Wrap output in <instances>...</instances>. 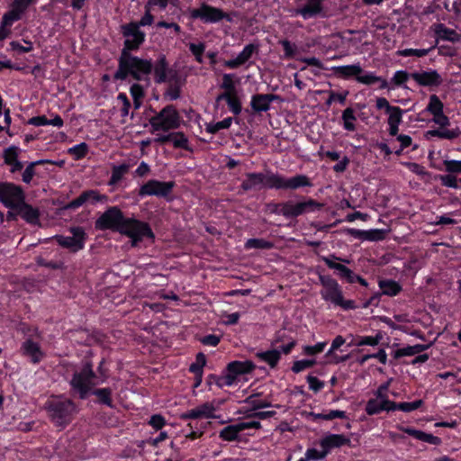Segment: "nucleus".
<instances>
[{"label":"nucleus","mask_w":461,"mask_h":461,"mask_svg":"<svg viewBox=\"0 0 461 461\" xmlns=\"http://www.w3.org/2000/svg\"><path fill=\"white\" fill-rule=\"evenodd\" d=\"M309 415L313 417L314 420L322 419V420H333V419H337V418L338 419H345L346 418V412L343 411H339V410L330 411L327 414L311 412Z\"/></svg>","instance_id":"46"},{"label":"nucleus","mask_w":461,"mask_h":461,"mask_svg":"<svg viewBox=\"0 0 461 461\" xmlns=\"http://www.w3.org/2000/svg\"><path fill=\"white\" fill-rule=\"evenodd\" d=\"M274 182L272 185H275L276 189H291L295 190L300 187L312 186L309 177L305 175H296L291 178H285L276 174V177H273Z\"/></svg>","instance_id":"16"},{"label":"nucleus","mask_w":461,"mask_h":461,"mask_svg":"<svg viewBox=\"0 0 461 461\" xmlns=\"http://www.w3.org/2000/svg\"><path fill=\"white\" fill-rule=\"evenodd\" d=\"M427 135L438 137L440 139L454 140L459 136V132L455 130H431L427 132Z\"/></svg>","instance_id":"43"},{"label":"nucleus","mask_w":461,"mask_h":461,"mask_svg":"<svg viewBox=\"0 0 461 461\" xmlns=\"http://www.w3.org/2000/svg\"><path fill=\"white\" fill-rule=\"evenodd\" d=\"M326 342H319L314 346H305L303 348V352L305 355L312 356L318 353H321L323 351L324 348L326 347Z\"/></svg>","instance_id":"59"},{"label":"nucleus","mask_w":461,"mask_h":461,"mask_svg":"<svg viewBox=\"0 0 461 461\" xmlns=\"http://www.w3.org/2000/svg\"><path fill=\"white\" fill-rule=\"evenodd\" d=\"M278 95L273 94H257L251 98L250 105L254 113L267 112L272 101L277 100Z\"/></svg>","instance_id":"20"},{"label":"nucleus","mask_w":461,"mask_h":461,"mask_svg":"<svg viewBox=\"0 0 461 461\" xmlns=\"http://www.w3.org/2000/svg\"><path fill=\"white\" fill-rule=\"evenodd\" d=\"M379 286L384 294L393 296L401 291L399 284L393 280H382L379 282Z\"/></svg>","instance_id":"36"},{"label":"nucleus","mask_w":461,"mask_h":461,"mask_svg":"<svg viewBox=\"0 0 461 461\" xmlns=\"http://www.w3.org/2000/svg\"><path fill=\"white\" fill-rule=\"evenodd\" d=\"M23 350V354L27 357H29L32 360V362L39 363L41 358L43 357V353L41 350L40 346L38 343L33 342L31 339H27L22 347Z\"/></svg>","instance_id":"30"},{"label":"nucleus","mask_w":461,"mask_h":461,"mask_svg":"<svg viewBox=\"0 0 461 461\" xmlns=\"http://www.w3.org/2000/svg\"><path fill=\"white\" fill-rule=\"evenodd\" d=\"M233 77H234V75H232V74H224L223 75L221 88L224 89L225 91L222 94H228V95L237 94Z\"/></svg>","instance_id":"42"},{"label":"nucleus","mask_w":461,"mask_h":461,"mask_svg":"<svg viewBox=\"0 0 461 461\" xmlns=\"http://www.w3.org/2000/svg\"><path fill=\"white\" fill-rule=\"evenodd\" d=\"M206 363V358L204 354L198 353L195 358V362L193 363L189 370L194 374H203V367L204 366Z\"/></svg>","instance_id":"52"},{"label":"nucleus","mask_w":461,"mask_h":461,"mask_svg":"<svg viewBox=\"0 0 461 461\" xmlns=\"http://www.w3.org/2000/svg\"><path fill=\"white\" fill-rule=\"evenodd\" d=\"M439 180L444 186L455 189L458 188L457 179L451 173L447 175L439 176Z\"/></svg>","instance_id":"56"},{"label":"nucleus","mask_w":461,"mask_h":461,"mask_svg":"<svg viewBox=\"0 0 461 461\" xmlns=\"http://www.w3.org/2000/svg\"><path fill=\"white\" fill-rule=\"evenodd\" d=\"M28 122L34 126L52 125L58 128L62 127L64 123L59 115H55L51 120H49L45 115L35 116L32 117Z\"/></svg>","instance_id":"31"},{"label":"nucleus","mask_w":461,"mask_h":461,"mask_svg":"<svg viewBox=\"0 0 461 461\" xmlns=\"http://www.w3.org/2000/svg\"><path fill=\"white\" fill-rule=\"evenodd\" d=\"M170 141L173 143L175 148H181L184 149H188V140L183 132L170 133Z\"/></svg>","instance_id":"45"},{"label":"nucleus","mask_w":461,"mask_h":461,"mask_svg":"<svg viewBox=\"0 0 461 461\" xmlns=\"http://www.w3.org/2000/svg\"><path fill=\"white\" fill-rule=\"evenodd\" d=\"M20 149L15 147L12 146L5 149L4 151V158L5 163L7 165H10L11 163L18 160V155H19Z\"/></svg>","instance_id":"53"},{"label":"nucleus","mask_w":461,"mask_h":461,"mask_svg":"<svg viewBox=\"0 0 461 461\" xmlns=\"http://www.w3.org/2000/svg\"><path fill=\"white\" fill-rule=\"evenodd\" d=\"M255 365L252 361H233L227 366L228 373L219 382V386L231 385L234 384L236 378L240 375L249 374L253 371Z\"/></svg>","instance_id":"12"},{"label":"nucleus","mask_w":461,"mask_h":461,"mask_svg":"<svg viewBox=\"0 0 461 461\" xmlns=\"http://www.w3.org/2000/svg\"><path fill=\"white\" fill-rule=\"evenodd\" d=\"M438 41L437 40L435 44L430 46L428 49H405L399 52L401 56L409 57V56H416V57H424L429 54V51L434 50L438 44Z\"/></svg>","instance_id":"41"},{"label":"nucleus","mask_w":461,"mask_h":461,"mask_svg":"<svg viewBox=\"0 0 461 461\" xmlns=\"http://www.w3.org/2000/svg\"><path fill=\"white\" fill-rule=\"evenodd\" d=\"M241 431L240 424H234L230 425L225 428H223L220 431V438L227 440V441H232L235 440L239 435V433Z\"/></svg>","instance_id":"38"},{"label":"nucleus","mask_w":461,"mask_h":461,"mask_svg":"<svg viewBox=\"0 0 461 461\" xmlns=\"http://www.w3.org/2000/svg\"><path fill=\"white\" fill-rule=\"evenodd\" d=\"M225 100L229 105L230 110L236 115L240 114L241 112V104L237 95H228V94H221L217 96L216 101Z\"/></svg>","instance_id":"32"},{"label":"nucleus","mask_w":461,"mask_h":461,"mask_svg":"<svg viewBox=\"0 0 461 461\" xmlns=\"http://www.w3.org/2000/svg\"><path fill=\"white\" fill-rule=\"evenodd\" d=\"M321 447L329 453L333 447H339L345 445H350V438L342 434H330L321 440Z\"/></svg>","instance_id":"23"},{"label":"nucleus","mask_w":461,"mask_h":461,"mask_svg":"<svg viewBox=\"0 0 461 461\" xmlns=\"http://www.w3.org/2000/svg\"><path fill=\"white\" fill-rule=\"evenodd\" d=\"M447 172L451 174H461V160H444Z\"/></svg>","instance_id":"57"},{"label":"nucleus","mask_w":461,"mask_h":461,"mask_svg":"<svg viewBox=\"0 0 461 461\" xmlns=\"http://www.w3.org/2000/svg\"><path fill=\"white\" fill-rule=\"evenodd\" d=\"M245 177L240 185L243 192L260 190L264 187L275 188L272 182H274L273 177H276V174L247 173Z\"/></svg>","instance_id":"11"},{"label":"nucleus","mask_w":461,"mask_h":461,"mask_svg":"<svg viewBox=\"0 0 461 461\" xmlns=\"http://www.w3.org/2000/svg\"><path fill=\"white\" fill-rule=\"evenodd\" d=\"M332 70L337 77L344 79L349 78L351 77H356L357 78V76L363 72V69L359 64L333 67Z\"/></svg>","instance_id":"28"},{"label":"nucleus","mask_w":461,"mask_h":461,"mask_svg":"<svg viewBox=\"0 0 461 461\" xmlns=\"http://www.w3.org/2000/svg\"><path fill=\"white\" fill-rule=\"evenodd\" d=\"M411 77L422 86H438L443 81L436 70L414 72L411 74Z\"/></svg>","instance_id":"17"},{"label":"nucleus","mask_w":461,"mask_h":461,"mask_svg":"<svg viewBox=\"0 0 461 461\" xmlns=\"http://www.w3.org/2000/svg\"><path fill=\"white\" fill-rule=\"evenodd\" d=\"M422 403H423L422 400H417L412 402H400V403H396V402H393V403H391V406H392L391 409H393V411L400 410L404 412H411V411H415L418 408H420L422 405Z\"/></svg>","instance_id":"39"},{"label":"nucleus","mask_w":461,"mask_h":461,"mask_svg":"<svg viewBox=\"0 0 461 461\" xmlns=\"http://www.w3.org/2000/svg\"><path fill=\"white\" fill-rule=\"evenodd\" d=\"M70 232L72 233V236L56 235L54 239L59 246L66 248L72 252H77L84 248L86 234L81 227L71 228Z\"/></svg>","instance_id":"10"},{"label":"nucleus","mask_w":461,"mask_h":461,"mask_svg":"<svg viewBox=\"0 0 461 461\" xmlns=\"http://www.w3.org/2000/svg\"><path fill=\"white\" fill-rule=\"evenodd\" d=\"M231 122H232V118L228 117V118H225L224 120L218 122L216 123H208L206 125V131L209 133L214 134L221 130L230 128L231 125Z\"/></svg>","instance_id":"44"},{"label":"nucleus","mask_w":461,"mask_h":461,"mask_svg":"<svg viewBox=\"0 0 461 461\" xmlns=\"http://www.w3.org/2000/svg\"><path fill=\"white\" fill-rule=\"evenodd\" d=\"M320 282L323 286L321 294L325 301L346 310L355 308L354 301L343 299L341 289L335 279L329 276H320Z\"/></svg>","instance_id":"4"},{"label":"nucleus","mask_w":461,"mask_h":461,"mask_svg":"<svg viewBox=\"0 0 461 461\" xmlns=\"http://www.w3.org/2000/svg\"><path fill=\"white\" fill-rule=\"evenodd\" d=\"M388 114V125H389V134L391 136H396L398 133V126L402 122V110L398 106H393L390 112L386 113Z\"/></svg>","instance_id":"29"},{"label":"nucleus","mask_w":461,"mask_h":461,"mask_svg":"<svg viewBox=\"0 0 461 461\" xmlns=\"http://www.w3.org/2000/svg\"><path fill=\"white\" fill-rule=\"evenodd\" d=\"M190 16L193 19H200L203 23H215L221 21L224 15L221 9L203 4L199 8L193 9Z\"/></svg>","instance_id":"15"},{"label":"nucleus","mask_w":461,"mask_h":461,"mask_svg":"<svg viewBox=\"0 0 461 461\" xmlns=\"http://www.w3.org/2000/svg\"><path fill=\"white\" fill-rule=\"evenodd\" d=\"M93 394L96 395L102 403L112 406V390L110 388L96 389L93 392Z\"/></svg>","instance_id":"50"},{"label":"nucleus","mask_w":461,"mask_h":461,"mask_svg":"<svg viewBox=\"0 0 461 461\" xmlns=\"http://www.w3.org/2000/svg\"><path fill=\"white\" fill-rule=\"evenodd\" d=\"M433 30L436 35L441 40L448 41L454 43L461 41V34L457 33L453 29L446 27L443 23L434 24Z\"/></svg>","instance_id":"25"},{"label":"nucleus","mask_w":461,"mask_h":461,"mask_svg":"<svg viewBox=\"0 0 461 461\" xmlns=\"http://www.w3.org/2000/svg\"><path fill=\"white\" fill-rule=\"evenodd\" d=\"M385 231L383 230H364V240L377 241L384 239Z\"/></svg>","instance_id":"54"},{"label":"nucleus","mask_w":461,"mask_h":461,"mask_svg":"<svg viewBox=\"0 0 461 461\" xmlns=\"http://www.w3.org/2000/svg\"><path fill=\"white\" fill-rule=\"evenodd\" d=\"M21 16L22 14L12 5V9L3 15V26H11L14 22L20 20Z\"/></svg>","instance_id":"48"},{"label":"nucleus","mask_w":461,"mask_h":461,"mask_svg":"<svg viewBox=\"0 0 461 461\" xmlns=\"http://www.w3.org/2000/svg\"><path fill=\"white\" fill-rule=\"evenodd\" d=\"M122 32L126 38L124 47L122 50H134L139 49L140 45L144 41L145 33L140 31L136 23H131L122 26Z\"/></svg>","instance_id":"13"},{"label":"nucleus","mask_w":461,"mask_h":461,"mask_svg":"<svg viewBox=\"0 0 461 461\" xmlns=\"http://www.w3.org/2000/svg\"><path fill=\"white\" fill-rule=\"evenodd\" d=\"M106 200V195L99 194V193L95 190H88L83 192L78 197L71 201L68 204V208H77L86 202H91L92 203H95L96 202H103Z\"/></svg>","instance_id":"22"},{"label":"nucleus","mask_w":461,"mask_h":461,"mask_svg":"<svg viewBox=\"0 0 461 461\" xmlns=\"http://www.w3.org/2000/svg\"><path fill=\"white\" fill-rule=\"evenodd\" d=\"M429 348V344L424 345V344H416L414 346H408L400 349H397L393 357L394 358H400L404 356H414L416 354H420L422 351L428 349Z\"/></svg>","instance_id":"33"},{"label":"nucleus","mask_w":461,"mask_h":461,"mask_svg":"<svg viewBox=\"0 0 461 461\" xmlns=\"http://www.w3.org/2000/svg\"><path fill=\"white\" fill-rule=\"evenodd\" d=\"M401 430L407 433L408 435L415 438L418 440L429 443L431 445H439L441 444V439L438 437H436L432 434L426 433L422 430L415 429L412 428H404L401 427Z\"/></svg>","instance_id":"26"},{"label":"nucleus","mask_w":461,"mask_h":461,"mask_svg":"<svg viewBox=\"0 0 461 461\" xmlns=\"http://www.w3.org/2000/svg\"><path fill=\"white\" fill-rule=\"evenodd\" d=\"M120 233L130 237L132 246L144 238H154L152 230L147 222L133 218H125Z\"/></svg>","instance_id":"6"},{"label":"nucleus","mask_w":461,"mask_h":461,"mask_svg":"<svg viewBox=\"0 0 461 461\" xmlns=\"http://www.w3.org/2000/svg\"><path fill=\"white\" fill-rule=\"evenodd\" d=\"M175 183L173 181L161 182L158 180H149L140 186L139 190L140 196L155 195L158 197H167L171 194Z\"/></svg>","instance_id":"14"},{"label":"nucleus","mask_w":461,"mask_h":461,"mask_svg":"<svg viewBox=\"0 0 461 461\" xmlns=\"http://www.w3.org/2000/svg\"><path fill=\"white\" fill-rule=\"evenodd\" d=\"M323 204L313 199L303 202L287 201L283 203L282 215L285 218H296L302 214L321 210Z\"/></svg>","instance_id":"8"},{"label":"nucleus","mask_w":461,"mask_h":461,"mask_svg":"<svg viewBox=\"0 0 461 461\" xmlns=\"http://www.w3.org/2000/svg\"><path fill=\"white\" fill-rule=\"evenodd\" d=\"M321 11V0H308L302 8L296 10V14L308 19L318 15Z\"/></svg>","instance_id":"27"},{"label":"nucleus","mask_w":461,"mask_h":461,"mask_svg":"<svg viewBox=\"0 0 461 461\" xmlns=\"http://www.w3.org/2000/svg\"><path fill=\"white\" fill-rule=\"evenodd\" d=\"M124 220L122 212L117 206H113L100 215L95 222V228L99 230H111L120 232Z\"/></svg>","instance_id":"7"},{"label":"nucleus","mask_w":461,"mask_h":461,"mask_svg":"<svg viewBox=\"0 0 461 461\" xmlns=\"http://www.w3.org/2000/svg\"><path fill=\"white\" fill-rule=\"evenodd\" d=\"M327 454L328 453L325 449H323L322 452H320L315 448H309L305 453V457L307 458L308 461L320 460V459H323Z\"/></svg>","instance_id":"61"},{"label":"nucleus","mask_w":461,"mask_h":461,"mask_svg":"<svg viewBox=\"0 0 461 461\" xmlns=\"http://www.w3.org/2000/svg\"><path fill=\"white\" fill-rule=\"evenodd\" d=\"M24 199L25 194L21 186L13 183H0V202L5 207L14 210Z\"/></svg>","instance_id":"9"},{"label":"nucleus","mask_w":461,"mask_h":461,"mask_svg":"<svg viewBox=\"0 0 461 461\" xmlns=\"http://www.w3.org/2000/svg\"><path fill=\"white\" fill-rule=\"evenodd\" d=\"M215 408L212 403L205 402L194 409L189 410L180 415L181 420H189V419H209L213 418V412Z\"/></svg>","instance_id":"18"},{"label":"nucleus","mask_w":461,"mask_h":461,"mask_svg":"<svg viewBox=\"0 0 461 461\" xmlns=\"http://www.w3.org/2000/svg\"><path fill=\"white\" fill-rule=\"evenodd\" d=\"M45 409L51 420L58 426H64L70 422L76 411V406L72 401L60 397L50 398L46 402Z\"/></svg>","instance_id":"3"},{"label":"nucleus","mask_w":461,"mask_h":461,"mask_svg":"<svg viewBox=\"0 0 461 461\" xmlns=\"http://www.w3.org/2000/svg\"><path fill=\"white\" fill-rule=\"evenodd\" d=\"M307 382L309 384V387L313 392L317 393L321 390L324 386V383L319 380L317 377L312 375L307 376Z\"/></svg>","instance_id":"63"},{"label":"nucleus","mask_w":461,"mask_h":461,"mask_svg":"<svg viewBox=\"0 0 461 461\" xmlns=\"http://www.w3.org/2000/svg\"><path fill=\"white\" fill-rule=\"evenodd\" d=\"M153 131L177 129L180 126V116L173 105H167L158 114L149 119Z\"/></svg>","instance_id":"5"},{"label":"nucleus","mask_w":461,"mask_h":461,"mask_svg":"<svg viewBox=\"0 0 461 461\" xmlns=\"http://www.w3.org/2000/svg\"><path fill=\"white\" fill-rule=\"evenodd\" d=\"M316 361L313 359H303V360H297L294 362V365L292 366V371L294 373H299L304 369L312 367L313 365H315Z\"/></svg>","instance_id":"55"},{"label":"nucleus","mask_w":461,"mask_h":461,"mask_svg":"<svg viewBox=\"0 0 461 461\" xmlns=\"http://www.w3.org/2000/svg\"><path fill=\"white\" fill-rule=\"evenodd\" d=\"M409 77H411V75H409L406 71L399 70L394 74L392 81L395 86H401L406 82Z\"/></svg>","instance_id":"64"},{"label":"nucleus","mask_w":461,"mask_h":461,"mask_svg":"<svg viewBox=\"0 0 461 461\" xmlns=\"http://www.w3.org/2000/svg\"><path fill=\"white\" fill-rule=\"evenodd\" d=\"M256 357L261 361L267 363L271 367H275L280 359V351L277 349L258 352Z\"/></svg>","instance_id":"35"},{"label":"nucleus","mask_w":461,"mask_h":461,"mask_svg":"<svg viewBox=\"0 0 461 461\" xmlns=\"http://www.w3.org/2000/svg\"><path fill=\"white\" fill-rule=\"evenodd\" d=\"M357 82L365 85H373L381 80V77L375 76L374 74L358 75L357 77Z\"/></svg>","instance_id":"62"},{"label":"nucleus","mask_w":461,"mask_h":461,"mask_svg":"<svg viewBox=\"0 0 461 461\" xmlns=\"http://www.w3.org/2000/svg\"><path fill=\"white\" fill-rule=\"evenodd\" d=\"M427 111L432 115H437L443 112V104L436 95H430Z\"/></svg>","instance_id":"47"},{"label":"nucleus","mask_w":461,"mask_h":461,"mask_svg":"<svg viewBox=\"0 0 461 461\" xmlns=\"http://www.w3.org/2000/svg\"><path fill=\"white\" fill-rule=\"evenodd\" d=\"M274 247L271 241L264 239H249L245 243L246 249H270Z\"/></svg>","instance_id":"40"},{"label":"nucleus","mask_w":461,"mask_h":461,"mask_svg":"<svg viewBox=\"0 0 461 461\" xmlns=\"http://www.w3.org/2000/svg\"><path fill=\"white\" fill-rule=\"evenodd\" d=\"M14 210H18L19 216L29 224L36 225L40 222V211L23 200Z\"/></svg>","instance_id":"19"},{"label":"nucleus","mask_w":461,"mask_h":461,"mask_svg":"<svg viewBox=\"0 0 461 461\" xmlns=\"http://www.w3.org/2000/svg\"><path fill=\"white\" fill-rule=\"evenodd\" d=\"M128 169L129 166L125 164L114 166L113 167L110 184H115L119 182L122 178L124 174L127 173Z\"/></svg>","instance_id":"49"},{"label":"nucleus","mask_w":461,"mask_h":461,"mask_svg":"<svg viewBox=\"0 0 461 461\" xmlns=\"http://www.w3.org/2000/svg\"><path fill=\"white\" fill-rule=\"evenodd\" d=\"M88 151V146L85 142H81L68 149V153L72 155L76 159L84 158Z\"/></svg>","instance_id":"51"},{"label":"nucleus","mask_w":461,"mask_h":461,"mask_svg":"<svg viewBox=\"0 0 461 461\" xmlns=\"http://www.w3.org/2000/svg\"><path fill=\"white\" fill-rule=\"evenodd\" d=\"M152 68L151 59H140L133 56L130 51L122 50L113 78L122 81L131 76L137 81L148 80Z\"/></svg>","instance_id":"1"},{"label":"nucleus","mask_w":461,"mask_h":461,"mask_svg":"<svg viewBox=\"0 0 461 461\" xmlns=\"http://www.w3.org/2000/svg\"><path fill=\"white\" fill-rule=\"evenodd\" d=\"M342 121L344 129L349 131H354L356 130L355 122L357 120L354 110L351 107L346 108L342 113Z\"/></svg>","instance_id":"37"},{"label":"nucleus","mask_w":461,"mask_h":461,"mask_svg":"<svg viewBox=\"0 0 461 461\" xmlns=\"http://www.w3.org/2000/svg\"><path fill=\"white\" fill-rule=\"evenodd\" d=\"M152 70L156 83H163L175 77L176 73L167 69V63L164 55L160 56L158 60L153 65Z\"/></svg>","instance_id":"21"},{"label":"nucleus","mask_w":461,"mask_h":461,"mask_svg":"<svg viewBox=\"0 0 461 461\" xmlns=\"http://www.w3.org/2000/svg\"><path fill=\"white\" fill-rule=\"evenodd\" d=\"M25 43V46L21 45L18 41H12L10 42V46L13 50H17L20 53H26L32 50V43L29 41H23Z\"/></svg>","instance_id":"60"},{"label":"nucleus","mask_w":461,"mask_h":461,"mask_svg":"<svg viewBox=\"0 0 461 461\" xmlns=\"http://www.w3.org/2000/svg\"><path fill=\"white\" fill-rule=\"evenodd\" d=\"M332 258L334 259H338V260H340L339 258H337L336 256L332 255L330 256V258L328 257H323L322 258V260L325 262V264L331 269H335L338 271V274L339 276L344 279V277L346 276V274L349 271V268L347 267L346 266L342 265V264H339V263H336L332 260ZM341 261L343 262H347L348 263V260H346V259H341Z\"/></svg>","instance_id":"34"},{"label":"nucleus","mask_w":461,"mask_h":461,"mask_svg":"<svg viewBox=\"0 0 461 461\" xmlns=\"http://www.w3.org/2000/svg\"><path fill=\"white\" fill-rule=\"evenodd\" d=\"M391 403H393V401H382L378 398H374L367 401L365 410L368 415H375L381 412L382 411H393V409H391Z\"/></svg>","instance_id":"24"},{"label":"nucleus","mask_w":461,"mask_h":461,"mask_svg":"<svg viewBox=\"0 0 461 461\" xmlns=\"http://www.w3.org/2000/svg\"><path fill=\"white\" fill-rule=\"evenodd\" d=\"M255 50L256 46L254 44H248L245 46L243 50L238 55V57L240 59V61L244 64L251 58Z\"/></svg>","instance_id":"58"},{"label":"nucleus","mask_w":461,"mask_h":461,"mask_svg":"<svg viewBox=\"0 0 461 461\" xmlns=\"http://www.w3.org/2000/svg\"><path fill=\"white\" fill-rule=\"evenodd\" d=\"M100 384L98 375L93 370L90 361H84L79 371L73 374L70 381L72 390L79 394L81 399L87 397L91 389Z\"/></svg>","instance_id":"2"}]
</instances>
